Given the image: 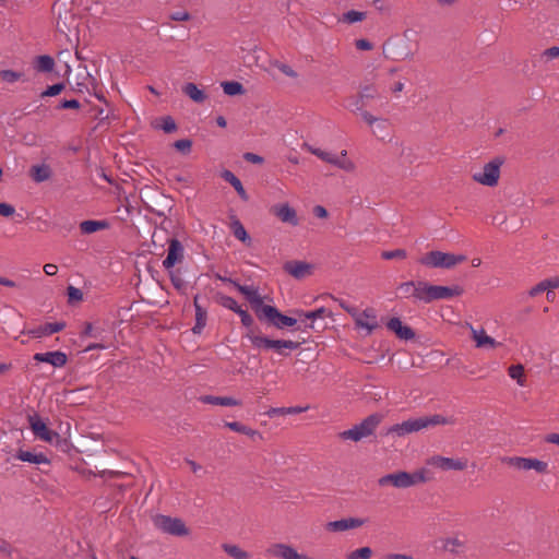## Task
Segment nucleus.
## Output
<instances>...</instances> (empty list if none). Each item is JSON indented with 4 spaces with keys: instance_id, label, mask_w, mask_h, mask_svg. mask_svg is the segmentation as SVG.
Instances as JSON below:
<instances>
[{
    "instance_id": "obj_1",
    "label": "nucleus",
    "mask_w": 559,
    "mask_h": 559,
    "mask_svg": "<svg viewBox=\"0 0 559 559\" xmlns=\"http://www.w3.org/2000/svg\"><path fill=\"white\" fill-rule=\"evenodd\" d=\"M453 424V420L442 415L435 414L431 416H424L417 418H409L400 424H394L385 431L381 432L383 437H404L406 435L420 431L423 429L438 426Z\"/></svg>"
},
{
    "instance_id": "obj_2",
    "label": "nucleus",
    "mask_w": 559,
    "mask_h": 559,
    "mask_svg": "<svg viewBox=\"0 0 559 559\" xmlns=\"http://www.w3.org/2000/svg\"><path fill=\"white\" fill-rule=\"evenodd\" d=\"M412 31L406 29L403 37H391L383 44V53L385 58L394 61H403L413 59L417 51V44L414 47L411 46L409 35Z\"/></svg>"
},
{
    "instance_id": "obj_3",
    "label": "nucleus",
    "mask_w": 559,
    "mask_h": 559,
    "mask_svg": "<svg viewBox=\"0 0 559 559\" xmlns=\"http://www.w3.org/2000/svg\"><path fill=\"white\" fill-rule=\"evenodd\" d=\"M257 349L270 350L273 349L282 356H288L285 349L295 350L299 348L300 343L290 340H271L267 336L261 335L255 330H249L246 334Z\"/></svg>"
},
{
    "instance_id": "obj_4",
    "label": "nucleus",
    "mask_w": 559,
    "mask_h": 559,
    "mask_svg": "<svg viewBox=\"0 0 559 559\" xmlns=\"http://www.w3.org/2000/svg\"><path fill=\"white\" fill-rule=\"evenodd\" d=\"M428 480L427 471L423 468L414 473L400 471L386 474L378 479V484L381 487L391 485L396 488H408L418 484H424Z\"/></svg>"
},
{
    "instance_id": "obj_5",
    "label": "nucleus",
    "mask_w": 559,
    "mask_h": 559,
    "mask_svg": "<svg viewBox=\"0 0 559 559\" xmlns=\"http://www.w3.org/2000/svg\"><path fill=\"white\" fill-rule=\"evenodd\" d=\"M382 419V414L373 413L362 419L358 425H355L353 428L340 432L338 437L342 440H352L354 442H358L364 438L372 436L377 427L381 424Z\"/></svg>"
},
{
    "instance_id": "obj_6",
    "label": "nucleus",
    "mask_w": 559,
    "mask_h": 559,
    "mask_svg": "<svg viewBox=\"0 0 559 559\" xmlns=\"http://www.w3.org/2000/svg\"><path fill=\"white\" fill-rule=\"evenodd\" d=\"M466 255L464 254H454L447 253L438 250H432L423 255L418 262L421 265L428 267H442V269H451L459 263L466 261Z\"/></svg>"
},
{
    "instance_id": "obj_7",
    "label": "nucleus",
    "mask_w": 559,
    "mask_h": 559,
    "mask_svg": "<svg viewBox=\"0 0 559 559\" xmlns=\"http://www.w3.org/2000/svg\"><path fill=\"white\" fill-rule=\"evenodd\" d=\"M464 289L460 285L449 286H440L432 285L428 282L424 283V292H423V301L425 304H430L435 300L439 299H451L453 297H459L463 295Z\"/></svg>"
},
{
    "instance_id": "obj_8",
    "label": "nucleus",
    "mask_w": 559,
    "mask_h": 559,
    "mask_svg": "<svg viewBox=\"0 0 559 559\" xmlns=\"http://www.w3.org/2000/svg\"><path fill=\"white\" fill-rule=\"evenodd\" d=\"M504 164V157L497 156L485 164L481 173L472 176L473 180L487 187H496L500 178V168Z\"/></svg>"
},
{
    "instance_id": "obj_9",
    "label": "nucleus",
    "mask_w": 559,
    "mask_h": 559,
    "mask_svg": "<svg viewBox=\"0 0 559 559\" xmlns=\"http://www.w3.org/2000/svg\"><path fill=\"white\" fill-rule=\"evenodd\" d=\"M154 525L162 532L173 536H187L189 528L186 523L179 518H171L169 515L156 514L153 518Z\"/></svg>"
},
{
    "instance_id": "obj_10",
    "label": "nucleus",
    "mask_w": 559,
    "mask_h": 559,
    "mask_svg": "<svg viewBox=\"0 0 559 559\" xmlns=\"http://www.w3.org/2000/svg\"><path fill=\"white\" fill-rule=\"evenodd\" d=\"M218 278L223 282H228V283L233 284L236 287V289L240 294H242L245 296V298L247 299V301L250 304V307L253 310V312L255 313L257 318L258 319L261 318L262 309L266 308L267 305H264L263 299H262L261 295L259 294L257 287L241 285L231 278H226V277H222V276H218Z\"/></svg>"
},
{
    "instance_id": "obj_11",
    "label": "nucleus",
    "mask_w": 559,
    "mask_h": 559,
    "mask_svg": "<svg viewBox=\"0 0 559 559\" xmlns=\"http://www.w3.org/2000/svg\"><path fill=\"white\" fill-rule=\"evenodd\" d=\"M260 321H265L270 325L275 326L276 329L283 330L285 328H292L297 324V319L293 317H288L280 312V310L274 306H266V308L262 309V316L259 318Z\"/></svg>"
},
{
    "instance_id": "obj_12",
    "label": "nucleus",
    "mask_w": 559,
    "mask_h": 559,
    "mask_svg": "<svg viewBox=\"0 0 559 559\" xmlns=\"http://www.w3.org/2000/svg\"><path fill=\"white\" fill-rule=\"evenodd\" d=\"M27 420L33 435L37 439L48 442L50 444L53 443L55 438L58 437V432L49 429L47 424L38 414L34 413L33 415H28Z\"/></svg>"
},
{
    "instance_id": "obj_13",
    "label": "nucleus",
    "mask_w": 559,
    "mask_h": 559,
    "mask_svg": "<svg viewBox=\"0 0 559 559\" xmlns=\"http://www.w3.org/2000/svg\"><path fill=\"white\" fill-rule=\"evenodd\" d=\"M168 250L165 260L163 261V266L170 271L174 266L180 263L183 260V246L177 238H169L167 240Z\"/></svg>"
},
{
    "instance_id": "obj_14",
    "label": "nucleus",
    "mask_w": 559,
    "mask_h": 559,
    "mask_svg": "<svg viewBox=\"0 0 559 559\" xmlns=\"http://www.w3.org/2000/svg\"><path fill=\"white\" fill-rule=\"evenodd\" d=\"M283 270L296 280H304L312 274L313 265L306 261L290 260L283 264Z\"/></svg>"
},
{
    "instance_id": "obj_15",
    "label": "nucleus",
    "mask_w": 559,
    "mask_h": 559,
    "mask_svg": "<svg viewBox=\"0 0 559 559\" xmlns=\"http://www.w3.org/2000/svg\"><path fill=\"white\" fill-rule=\"evenodd\" d=\"M270 212L283 223L292 226H297L299 224L296 210L288 203L275 204L270 209Z\"/></svg>"
},
{
    "instance_id": "obj_16",
    "label": "nucleus",
    "mask_w": 559,
    "mask_h": 559,
    "mask_svg": "<svg viewBox=\"0 0 559 559\" xmlns=\"http://www.w3.org/2000/svg\"><path fill=\"white\" fill-rule=\"evenodd\" d=\"M368 519L361 518H345L336 521H331L325 524L328 532H343L347 530L358 528L365 525Z\"/></svg>"
},
{
    "instance_id": "obj_17",
    "label": "nucleus",
    "mask_w": 559,
    "mask_h": 559,
    "mask_svg": "<svg viewBox=\"0 0 559 559\" xmlns=\"http://www.w3.org/2000/svg\"><path fill=\"white\" fill-rule=\"evenodd\" d=\"M386 328L400 340L409 341L416 336L415 331L411 326L403 324L401 319L397 317L391 318L386 322Z\"/></svg>"
},
{
    "instance_id": "obj_18",
    "label": "nucleus",
    "mask_w": 559,
    "mask_h": 559,
    "mask_svg": "<svg viewBox=\"0 0 559 559\" xmlns=\"http://www.w3.org/2000/svg\"><path fill=\"white\" fill-rule=\"evenodd\" d=\"M33 359L36 362H47L53 366L55 368H61L67 364L68 356L63 352L56 350L47 353H36L33 356Z\"/></svg>"
},
{
    "instance_id": "obj_19",
    "label": "nucleus",
    "mask_w": 559,
    "mask_h": 559,
    "mask_svg": "<svg viewBox=\"0 0 559 559\" xmlns=\"http://www.w3.org/2000/svg\"><path fill=\"white\" fill-rule=\"evenodd\" d=\"M354 318L356 326L367 329L368 334H371L373 330L379 328V324L376 320L377 317L372 308H367L361 313L357 312Z\"/></svg>"
},
{
    "instance_id": "obj_20",
    "label": "nucleus",
    "mask_w": 559,
    "mask_h": 559,
    "mask_svg": "<svg viewBox=\"0 0 559 559\" xmlns=\"http://www.w3.org/2000/svg\"><path fill=\"white\" fill-rule=\"evenodd\" d=\"M424 283L425 281L405 282L399 285L397 290L403 298L414 297L423 301Z\"/></svg>"
},
{
    "instance_id": "obj_21",
    "label": "nucleus",
    "mask_w": 559,
    "mask_h": 559,
    "mask_svg": "<svg viewBox=\"0 0 559 559\" xmlns=\"http://www.w3.org/2000/svg\"><path fill=\"white\" fill-rule=\"evenodd\" d=\"M266 551L276 558L299 559V554L296 551V549L287 544H274Z\"/></svg>"
},
{
    "instance_id": "obj_22",
    "label": "nucleus",
    "mask_w": 559,
    "mask_h": 559,
    "mask_svg": "<svg viewBox=\"0 0 559 559\" xmlns=\"http://www.w3.org/2000/svg\"><path fill=\"white\" fill-rule=\"evenodd\" d=\"M431 464L443 469L463 471L466 467V461L454 460L451 457H443L436 455L431 457Z\"/></svg>"
},
{
    "instance_id": "obj_23",
    "label": "nucleus",
    "mask_w": 559,
    "mask_h": 559,
    "mask_svg": "<svg viewBox=\"0 0 559 559\" xmlns=\"http://www.w3.org/2000/svg\"><path fill=\"white\" fill-rule=\"evenodd\" d=\"M469 328L472 332V338L475 341L477 348H495L501 345V343L497 342L491 336H488L484 329L476 330L472 325H469Z\"/></svg>"
},
{
    "instance_id": "obj_24",
    "label": "nucleus",
    "mask_w": 559,
    "mask_h": 559,
    "mask_svg": "<svg viewBox=\"0 0 559 559\" xmlns=\"http://www.w3.org/2000/svg\"><path fill=\"white\" fill-rule=\"evenodd\" d=\"M367 106V103L362 100V98L357 95L356 97L352 98L350 107L353 112H359L361 118L365 120V122L372 127L376 121L379 120L378 117H374L369 111L365 110L364 108Z\"/></svg>"
},
{
    "instance_id": "obj_25",
    "label": "nucleus",
    "mask_w": 559,
    "mask_h": 559,
    "mask_svg": "<svg viewBox=\"0 0 559 559\" xmlns=\"http://www.w3.org/2000/svg\"><path fill=\"white\" fill-rule=\"evenodd\" d=\"M64 328H66V322H63V321L45 323L43 325H39V326L31 330L29 333L34 337H43V336H48V335L58 333V332L62 331Z\"/></svg>"
},
{
    "instance_id": "obj_26",
    "label": "nucleus",
    "mask_w": 559,
    "mask_h": 559,
    "mask_svg": "<svg viewBox=\"0 0 559 559\" xmlns=\"http://www.w3.org/2000/svg\"><path fill=\"white\" fill-rule=\"evenodd\" d=\"M221 177L226 181L228 182L229 185H231L234 187V189L236 190V192L238 193L239 198L242 200V201H248L249 200V195L247 193V191L245 190L240 179L238 177L235 176V174L228 169H224L222 173H221Z\"/></svg>"
},
{
    "instance_id": "obj_27",
    "label": "nucleus",
    "mask_w": 559,
    "mask_h": 559,
    "mask_svg": "<svg viewBox=\"0 0 559 559\" xmlns=\"http://www.w3.org/2000/svg\"><path fill=\"white\" fill-rule=\"evenodd\" d=\"M193 306L195 309V324L192 328L194 334H201L202 330L206 325L207 312L199 302V295L193 298Z\"/></svg>"
},
{
    "instance_id": "obj_28",
    "label": "nucleus",
    "mask_w": 559,
    "mask_h": 559,
    "mask_svg": "<svg viewBox=\"0 0 559 559\" xmlns=\"http://www.w3.org/2000/svg\"><path fill=\"white\" fill-rule=\"evenodd\" d=\"M15 459H19L23 462H28L32 464H50V460L44 453H34L31 451H25L19 449L14 455Z\"/></svg>"
},
{
    "instance_id": "obj_29",
    "label": "nucleus",
    "mask_w": 559,
    "mask_h": 559,
    "mask_svg": "<svg viewBox=\"0 0 559 559\" xmlns=\"http://www.w3.org/2000/svg\"><path fill=\"white\" fill-rule=\"evenodd\" d=\"M293 313L295 316H297L298 318H305V319L311 320V323L307 324L305 326V329H313L314 328L313 321L316 319L324 318V317H330L332 314L324 307H321V308L316 309L313 311H304V310L296 309V310L293 311Z\"/></svg>"
},
{
    "instance_id": "obj_30",
    "label": "nucleus",
    "mask_w": 559,
    "mask_h": 559,
    "mask_svg": "<svg viewBox=\"0 0 559 559\" xmlns=\"http://www.w3.org/2000/svg\"><path fill=\"white\" fill-rule=\"evenodd\" d=\"M109 227H110V224L106 219H103V221L87 219V221H83L80 224V230L84 235H90V234L96 233L98 230L108 229Z\"/></svg>"
},
{
    "instance_id": "obj_31",
    "label": "nucleus",
    "mask_w": 559,
    "mask_h": 559,
    "mask_svg": "<svg viewBox=\"0 0 559 559\" xmlns=\"http://www.w3.org/2000/svg\"><path fill=\"white\" fill-rule=\"evenodd\" d=\"M200 401L205 404L221 405V406H239V405H241V401L236 400L230 396L203 395L200 397Z\"/></svg>"
},
{
    "instance_id": "obj_32",
    "label": "nucleus",
    "mask_w": 559,
    "mask_h": 559,
    "mask_svg": "<svg viewBox=\"0 0 559 559\" xmlns=\"http://www.w3.org/2000/svg\"><path fill=\"white\" fill-rule=\"evenodd\" d=\"M56 66L55 59L49 55L35 57L33 67L37 72L49 73Z\"/></svg>"
},
{
    "instance_id": "obj_33",
    "label": "nucleus",
    "mask_w": 559,
    "mask_h": 559,
    "mask_svg": "<svg viewBox=\"0 0 559 559\" xmlns=\"http://www.w3.org/2000/svg\"><path fill=\"white\" fill-rule=\"evenodd\" d=\"M465 542L457 537H448L442 539V549L452 555H461L464 551Z\"/></svg>"
},
{
    "instance_id": "obj_34",
    "label": "nucleus",
    "mask_w": 559,
    "mask_h": 559,
    "mask_svg": "<svg viewBox=\"0 0 559 559\" xmlns=\"http://www.w3.org/2000/svg\"><path fill=\"white\" fill-rule=\"evenodd\" d=\"M522 469H535L539 474H547L548 464L535 457H523Z\"/></svg>"
},
{
    "instance_id": "obj_35",
    "label": "nucleus",
    "mask_w": 559,
    "mask_h": 559,
    "mask_svg": "<svg viewBox=\"0 0 559 559\" xmlns=\"http://www.w3.org/2000/svg\"><path fill=\"white\" fill-rule=\"evenodd\" d=\"M182 92L198 104L203 103L207 98L204 91L200 90L194 83L183 85Z\"/></svg>"
},
{
    "instance_id": "obj_36",
    "label": "nucleus",
    "mask_w": 559,
    "mask_h": 559,
    "mask_svg": "<svg viewBox=\"0 0 559 559\" xmlns=\"http://www.w3.org/2000/svg\"><path fill=\"white\" fill-rule=\"evenodd\" d=\"M50 176H51V169L46 164L34 165L31 168V177L36 182L46 181L50 178Z\"/></svg>"
},
{
    "instance_id": "obj_37",
    "label": "nucleus",
    "mask_w": 559,
    "mask_h": 559,
    "mask_svg": "<svg viewBox=\"0 0 559 559\" xmlns=\"http://www.w3.org/2000/svg\"><path fill=\"white\" fill-rule=\"evenodd\" d=\"M230 226H231L234 236L238 240H240L241 242H243L247 246L251 245V237L248 235L246 228L243 227V225L241 224V222L239 219H237V218L234 219L231 222Z\"/></svg>"
},
{
    "instance_id": "obj_38",
    "label": "nucleus",
    "mask_w": 559,
    "mask_h": 559,
    "mask_svg": "<svg viewBox=\"0 0 559 559\" xmlns=\"http://www.w3.org/2000/svg\"><path fill=\"white\" fill-rule=\"evenodd\" d=\"M222 549L234 559H250V554L234 544H223Z\"/></svg>"
},
{
    "instance_id": "obj_39",
    "label": "nucleus",
    "mask_w": 559,
    "mask_h": 559,
    "mask_svg": "<svg viewBox=\"0 0 559 559\" xmlns=\"http://www.w3.org/2000/svg\"><path fill=\"white\" fill-rule=\"evenodd\" d=\"M223 91L228 96H236L245 94L246 90L240 82L226 81L222 83Z\"/></svg>"
},
{
    "instance_id": "obj_40",
    "label": "nucleus",
    "mask_w": 559,
    "mask_h": 559,
    "mask_svg": "<svg viewBox=\"0 0 559 559\" xmlns=\"http://www.w3.org/2000/svg\"><path fill=\"white\" fill-rule=\"evenodd\" d=\"M367 17V12L349 10L340 17V22L354 24L357 22H361Z\"/></svg>"
},
{
    "instance_id": "obj_41",
    "label": "nucleus",
    "mask_w": 559,
    "mask_h": 559,
    "mask_svg": "<svg viewBox=\"0 0 559 559\" xmlns=\"http://www.w3.org/2000/svg\"><path fill=\"white\" fill-rule=\"evenodd\" d=\"M169 272V277H170V281H171V284L173 286L178 290V292H183L187 287V283L186 281L182 278V271L180 267L174 270V269H170Z\"/></svg>"
},
{
    "instance_id": "obj_42",
    "label": "nucleus",
    "mask_w": 559,
    "mask_h": 559,
    "mask_svg": "<svg viewBox=\"0 0 559 559\" xmlns=\"http://www.w3.org/2000/svg\"><path fill=\"white\" fill-rule=\"evenodd\" d=\"M304 147L311 154H313L317 157H319L320 159H322L323 162H326L332 165H333V163H336V156L331 153L322 151L321 148L313 147L308 143H305Z\"/></svg>"
},
{
    "instance_id": "obj_43",
    "label": "nucleus",
    "mask_w": 559,
    "mask_h": 559,
    "mask_svg": "<svg viewBox=\"0 0 559 559\" xmlns=\"http://www.w3.org/2000/svg\"><path fill=\"white\" fill-rule=\"evenodd\" d=\"M160 123L155 124V129H162L165 133H173L177 130V123L171 116H165L159 119Z\"/></svg>"
},
{
    "instance_id": "obj_44",
    "label": "nucleus",
    "mask_w": 559,
    "mask_h": 559,
    "mask_svg": "<svg viewBox=\"0 0 559 559\" xmlns=\"http://www.w3.org/2000/svg\"><path fill=\"white\" fill-rule=\"evenodd\" d=\"M216 300L222 307L227 308L234 312H236V310H238L240 308V306L237 304V301L233 297L221 294V293H218L216 295Z\"/></svg>"
},
{
    "instance_id": "obj_45",
    "label": "nucleus",
    "mask_w": 559,
    "mask_h": 559,
    "mask_svg": "<svg viewBox=\"0 0 559 559\" xmlns=\"http://www.w3.org/2000/svg\"><path fill=\"white\" fill-rule=\"evenodd\" d=\"M52 444L56 447V449L59 452L66 453L69 455L71 454V451L75 450L73 444L71 443V441L66 438H61L59 433H58V437L55 438V441Z\"/></svg>"
},
{
    "instance_id": "obj_46",
    "label": "nucleus",
    "mask_w": 559,
    "mask_h": 559,
    "mask_svg": "<svg viewBox=\"0 0 559 559\" xmlns=\"http://www.w3.org/2000/svg\"><path fill=\"white\" fill-rule=\"evenodd\" d=\"M22 80L26 82L25 74L22 71L2 70V82L14 83Z\"/></svg>"
},
{
    "instance_id": "obj_47",
    "label": "nucleus",
    "mask_w": 559,
    "mask_h": 559,
    "mask_svg": "<svg viewBox=\"0 0 559 559\" xmlns=\"http://www.w3.org/2000/svg\"><path fill=\"white\" fill-rule=\"evenodd\" d=\"M509 376L512 379H515L520 385H524L525 377H524V367L521 364L512 365L508 369Z\"/></svg>"
},
{
    "instance_id": "obj_48",
    "label": "nucleus",
    "mask_w": 559,
    "mask_h": 559,
    "mask_svg": "<svg viewBox=\"0 0 559 559\" xmlns=\"http://www.w3.org/2000/svg\"><path fill=\"white\" fill-rule=\"evenodd\" d=\"M370 547H361L346 555V559H370L372 557Z\"/></svg>"
},
{
    "instance_id": "obj_49",
    "label": "nucleus",
    "mask_w": 559,
    "mask_h": 559,
    "mask_svg": "<svg viewBox=\"0 0 559 559\" xmlns=\"http://www.w3.org/2000/svg\"><path fill=\"white\" fill-rule=\"evenodd\" d=\"M358 95L368 104L369 99L379 97L378 90L373 85H365L359 90Z\"/></svg>"
},
{
    "instance_id": "obj_50",
    "label": "nucleus",
    "mask_w": 559,
    "mask_h": 559,
    "mask_svg": "<svg viewBox=\"0 0 559 559\" xmlns=\"http://www.w3.org/2000/svg\"><path fill=\"white\" fill-rule=\"evenodd\" d=\"M2 286L16 288L17 297H22L24 290L26 289L24 280L12 281L9 278L2 277Z\"/></svg>"
},
{
    "instance_id": "obj_51",
    "label": "nucleus",
    "mask_w": 559,
    "mask_h": 559,
    "mask_svg": "<svg viewBox=\"0 0 559 559\" xmlns=\"http://www.w3.org/2000/svg\"><path fill=\"white\" fill-rule=\"evenodd\" d=\"M66 88V84L63 82L56 83L47 86L45 91L41 92L40 97H51L59 95Z\"/></svg>"
},
{
    "instance_id": "obj_52",
    "label": "nucleus",
    "mask_w": 559,
    "mask_h": 559,
    "mask_svg": "<svg viewBox=\"0 0 559 559\" xmlns=\"http://www.w3.org/2000/svg\"><path fill=\"white\" fill-rule=\"evenodd\" d=\"M240 319H241V323L245 328L249 330H254L252 326H253V318L251 317V314L247 311V310H243L241 307L236 310V312Z\"/></svg>"
},
{
    "instance_id": "obj_53",
    "label": "nucleus",
    "mask_w": 559,
    "mask_h": 559,
    "mask_svg": "<svg viewBox=\"0 0 559 559\" xmlns=\"http://www.w3.org/2000/svg\"><path fill=\"white\" fill-rule=\"evenodd\" d=\"M173 146L183 155L190 153L192 147V141L190 139H181L174 142Z\"/></svg>"
},
{
    "instance_id": "obj_54",
    "label": "nucleus",
    "mask_w": 559,
    "mask_h": 559,
    "mask_svg": "<svg viewBox=\"0 0 559 559\" xmlns=\"http://www.w3.org/2000/svg\"><path fill=\"white\" fill-rule=\"evenodd\" d=\"M67 295H68V302L70 305L79 302L83 299V293L81 292V289H79L74 286H69L67 288Z\"/></svg>"
},
{
    "instance_id": "obj_55",
    "label": "nucleus",
    "mask_w": 559,
    "mask_h": 559,
    "mask_svg": "<svg viewBox=\"0 0 559 559\" xmlns=\"http://www.w3.org/2000/svg\"><path fill=\"white\" fill-rule=\"evenodd\" d=\"M377 122L376 128L372 130L373 134L383 140L388 135V121L380 119Z\"/></svg>"
},
{
    "instance_id": "obj_56",
    "label": "nucleus",
    "mask_w": 559,
    "mask_h": 559,
    "mask_svg": "<svg viewBox=\"0 0 559 559\" xmlns=\"http://www.w3.org/2000/svg\"><path fill=\"white\" fill-rule=\"evenodd\" d=\"M407 257V252L404 249H395L391 251H382L381 258L384 260L392 259H405Z\"/></svg>"
},
{
    "instance_id": "obj_57",
    "label": "nucleus",
    "mask_w": 559,
    "mask_h": 559,
    "mask_svg": "<svg viewBox=\"0 0 559 559\" xmlns=\"http://www.w3.org/2000/svg\"><path fill=\"white\" fill-rule=\"evenodd\" d=\"M81 108V104L78 99H63L61 102H59V104L57 105L56 109L58 110H61V109H80Z\"/></svg>"
},
{
    "instance_id": "obj_58",
    "label": "nucleus",
    "mask_w": 559,
    "mask_h": 559,
    "mask_svg": "<svg viewBox=\"0 0 559 559\" xmlns=\"http://www.w3.org/2000/svg\"><path fill=\"white\" fill-rule=\"evenodd\" d=\"M501 462L509 466L515 467L518 469H522L523 457L522 456H503V457H501Z\"/></svg>"
},
{
    "instance_id": "obj_59",
    "label": "nucleus",
    "mask_w": 559,
    "mask_h": 559,
    "mask_svg": "<svg viewBox=\"0 0 559 559\" xmlns=\"http://www.w3.org/2000/svg\"><path fill=\"white\" fill-rule=\"evenodd\" d=\"M1 551H2V557L5 555V556H8L11 559H19L20 558V552L17 550H14L11 547L10 544H8V543H5L3 540H2Z\"/></svg>"
},
{
    "instance_id": "obj_60",
    "label": "nucleus",
    "mask_w": 559,
    "mask_h": 559,
    "mask_svg": "<svg viewBox=\"0 0 559 559\" xmlns=\"http://www.w3.org/2000/svg\"><path fill=\"white\" fill-rule=\"evenodd\" d=\"M275 67L282 72L284 73L285 75L289 76V78H297L298 74L297 72L292 68L289 67L288 64H285V63H282L280 61H276L275 62Z\"/></svg>"
},
{
    "instance_id": "obj_61",
    "label": "nucleus",
    "mask_w": 559,
    "mask_h": 559,
    "mask_svg": "<svg viewBox=\"0 0 559 559\" xmlns=\"http://www.w3.org/2000/svg\"><path fill=\"white\" fill-rule=\"evenodd\" d=\"M334 166L344 169L346 171H353L355 169V164L349 159H341L336 156V163H333Z\"/></svg>"
},
{
    "instance_id": "obj_62",
    "label": "nucleus",
    "mask_w": 559,
    "mask_h": 559,
    "mask_svg": "<svg viewBox=\"0 0 559 559\" xmlns=\"http://www.w3.org/2000/svg\"><path fill=\"white\" fill-rule=\"evenodd\" d=\"M548 290L547 288V285L545 283V281H542L539 282L537 285L533 286L528 292H527V295L530 297H536L540 294H543L544 292Z\"/></svg>"
},
{
    "instance_id": "obj_63",
    "label": "nucleus",
    "mask_w": 559,
    "mask_h": 559,
    "mask_svg": "<svg viewBox=\"0 0 559 559\" xmlns=\"http://www.w3.org/2000/svg\"><path fill=\"white\" fill-rule=\"evenodd\" d=\"M242 157L246 162L252 163V164H263V162H264V158L262 156L251 153V152L245 153Z\"/></svg>"
},
{
    "instance_id": "obj_64",
    "label": "nucleus",
    "mask_w": 559,
    "mask_h": 559,
    "mask_svg": "<svg viewBox=\"0 0 559 559\" xmlns=\"http://www.w3.org/2000/svg\"><path fill=\"white\" fill-rule=\"evenodd\" d=\"M355 46L359 50H371L373 48L372 43L365 38L357 39Z\"/></svg>"
}]
</instances>
